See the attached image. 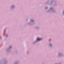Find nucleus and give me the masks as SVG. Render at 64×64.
I'll return each instance as SVG.
<instances>
[{
  "mask_svg": "<svg viewBox=\"0 0 64 64\" xmlns=\"http://www.w3.org/2000/svg\"><path fill=\"white\" fill-rule=\"evenodd\" d=\"M42 40V39L40 38H37V41H40V40Z\"/></svg>",
  "mask_w": 64,
  "mask_h": 64,
  "instance_id": "f257e3e1",
  "label": "nucleus"
},
{
  "mask_svg": "<svg viewBox=\"0 0 64 64\" xmlns=\"http://www.w3.org/2000/svg\"><path fill=\"white\" fill-rule=\"evenodd\" d=\"M31 21H32V22H33V21H34V20H32Z\"/></svg>",
  "mask_w": 64,
  "mask_h": 64,
  "instance_id": "f03ea898",
  "label": "nucleus"
},
{
  "mask_svg": "<svg viewBox=\"0 0 64 64\" xmlns=\"http://www.w3.org/2000/svg\"><path fill=\"white\" fill-rule=\"evenodd\" d=\"M50 46H51V44H50Z\"/></svg>",
  "mask_w": 64,
  "mask_h": 64,
  "instance_id": "7ed1b4c3",
  "label": "nucleus"
},
{
  "mask_svg": "<svg viewBox=\"0 0 64 64\" xmlns=\"http://www.w3.org/2000/svg\"><path fill=\"white\" fill-rule=\"evenodd\" d=\"M12 47L10 46V48H11Z\"/></svg>",
  "mask_w": 64,
  "mask_h": 64,
  "instance_id": "20e7f679",
  "label": "nucleus"
},
{
  "mask_svg": "<svg viewBox=\"0 0 64 64\" xmlns=\"http://www.w3.org/2000/svg\"><path fill=\"white\" fill-rule=\"evenodd\" d=\"M8 36V35H6V37H7V36Z\"/></svg>",
  "mask_w": 64,
  "mask_h": 64,
  "instance_id": "39448f33",
  "label": "nucleus"
},
{
  "mask_svg": "<svg viewBox=\"0 0 64 64\" xmlns=\"http://www.w3.org/2000/svg\"><path fill=\"white\" fill-rule=\"evenodd\" d=\"M46 9H47V8H46Z\"/></svg>",
  "mask_w": 64,
  "mask_h": 64,
  "instance_id": "423d86ee",
  "label": "nucleus"
}]
</instances>
